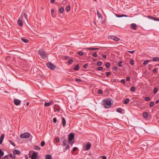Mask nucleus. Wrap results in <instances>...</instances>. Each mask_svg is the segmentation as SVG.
Segmentation results:
<instances>
[{
  "mask_svg": "<svg viewBox=\"0 0 159 159\" xmlns=\"http://www.w3.org/2000/svg\"><path fill=\"white\" fill-rule=\"evenodd\" d=\"M111 101L108 100H104V102L103 103L104 107L105 108H108L111 107Z\"/></svg>",
  "mask_w": 159,
  "mask_h": 159,
  "instance_id": "nucleus-1",
  "label": "nucleus"
},
{
  "mask_svg": "<svg viewBox=\"0 0 159 159\" xmlns=\"http://www.w3.org/2000/svg\"><path fill=\"white\" fill-rule=\"evenodd\" d=\"M39 54L43 59L45 60L46 58L47 55L46 53L41 50L38 51Z\"/></svg>",
  "mask_w": 159,
  "mask_h": 159,
  "instance_id": "nucleus-2",
  "label": "nucleus"
},
{
  "mask_svg": "<svg viewBox=\"0 0 159 159\" xmlns=\"http://www.w3.org/2000/svg\"><path fill=\"white\" fill-rule=\"evenodd\" d=\"M47 67L51 70H53L56 67V66L52 63L49 62L47 64Z\"/></svg>",
  "mask_w": 159,
  "mask_h": 159,
  "instance_id": "nucleus-3",
  "label": "nucleus"
},
{
  "mask_svg": "<svg viewBox=\"0 0 159 159\" xmlns=\"http://www.w3.org/2000/svg\"><path fill=\"white\" fill-rule=\"evenodd\" d=\"M30 134L28 133H25L21 134L20 137L23 139L29 138L30 137Z\"/></svg>",
  "mask_w": 159,
  "mask_h": 159,
  "instance_id": "nucleus-4",
  "label": "nucleus"
},
{
  "mask_svg": "<svg viewBox=\"0 0 159 159\" xmlns=\"http://www.w3.org/2000/svg\"><path fill=\"white\" fill-rule=\"evenodd\" d=\"M75 135L73 133H70L69 134V137L68 139V142H70L72 141V140L74 138Z\"/></svg>",
  "mask_w": 159,
  "mask_h": 159,
  "instance_id": "nucleus-5",
  "label": "nucleus"
},
{
  "mask_svg": "<svg viewBox=\"0 0 159 159\" xmlns=\"http://www.w3.org/2000/svg\"><path fill=\"white\" fill-rule=\"evenodd\" d=\"M38 158L39 157L38 156L37 154L35 152H34L31 156V158L32 159H38Z\"/></svg>",
  "mask_w": 159,
  "mask_h": 159,
  "instance_id": "nucleus-6",
  "label": "nucleus"
},
{
  "mask_svg": "<svg viewBox=\"0 0 159 159\" xmlns=\"http://www.w3.org/2000/svg\"><path fill=\"white\" fill-rule=\"evenodd\" d=\"M91 145V144L90 143L88 142V143L86 145V148H85L84 149V150H89L90 148Z\"/></svg>",
  "mask_w": 159,
  "mask_h": 159,
  "instance_id": "nucleus-7",
  "label": "nucleus"
},
{
  "mask_svg": "<svg viewBox=\"0 0 159 159\" xmlns=\"http://www.w3.org/2000/svg\"><path fill=\"white\" fill-rule=\"evenodd\" d=\"M14 104L16 105H19L20 104L21 101L18 99H14Z\"/></svg>",
  "mask_w": 159,
  "mask_h": 159,
  "instance_id": "nucleus-8",
  "label": "nucleus"
},
{
  "mask_svg": "<svg viewBox=\"0 0 159 159\" xmlns=\"http://www.w3.org/2000/svg\"><path fill=\"white\" fill-rule=\"evenodd\" d=\"M110 38L111 39L116 41H118L120 40L119 38L116 36H111L110 37Z\"/></svg>",
  "mask_w": 159,
  "mask_h": 159,
  "instance_id": "nucleus-9",
  "label": "nucleus"
},
{
  "mask_svg": "<svg viewBox=\"0 0 159 159\" xmlns=\"http://www.w3.org/2000/svg\"><path fill=\"white\" fill-rule=\"evenodd\" d=\"M13 153L15 154L18 155H20L21 154L20 151L19 150L16 149L14 150L13 151Z\"/></svg>",
  "mask_w": 159,
  "mask_h": 159,
  "instance_id": "nucleus-10",
  "label": "nucleus"
},
{
  "mask_svg": "<svg viewBox=\"0 0 159 159\" xmlns=\"http://www.w3.org/2000/svg\"><path fill=\"white\" fill-rule=\"evenodd\" d=\"M131 28L132 30H136L137 29V26L136 24L132 23L131 25Z\"/></svg>",
  "mask_w": 159,
  "mask_h": 159,
  "instance_id": "nucleus-11",
  "label": "nucleus"
},
{
  "mask_svg": "<svg viewBox=\"0 0 159 159\" xmlns=\"http://www.w3.org/2000/svg\"><path fill=\"white\" fill-rule=\"evenodd\" d=\"M85 49L86 50H98V48H85Z\"/></svg>",
  "mask_w": 159,
  "mask_h": 159,
  "instance_id": "nucleus-12",
  "label": "nucleus"
},
{
  "mask_svg": "<svg viewBox=\"0 0 159 159\" xmlns=\"http://www.w3.org/2000/svg\"><path fill=\"white\" fill-rule=\"evenodd\" d=\"M53 103V102L52 101H51L47 103L45 102L44 103V106L46 107H49L50 105L52 104Z\"/></svg>",
  "mask_w": 159,
  "mask_h": 159,
  "instance_id": "nucleus-13",
  "label": "nucleus"
},
{
  "mask_svg": "<svg viewBox=\"0 0 159 159\" xmlns=\"http://www.w3.org/2000/svg\"><path fill=\"white\" fill-rule=\"evenodd\" d=\"M66 122L65 119L64 117L62 118V124L63 127H64L66 125Z\"/></svg>",
  "mask_w": 159,
  "mask_h": 159,
  "instance_id": "nucleus-14",
  "label": "nucleus"
},
{
  "mask_svg": "<svg viewBox=\"0 0 159 159\" xmlns=\"http://www.w3.org/2000/svg\"><path fill=\"white\" fill-rule=\"evenodd\" d=\"M143 116L145 119H147L148 116V114L147 112H144L143 113Z\"/></svg>",
  "mask_w": 159,
  "mask_h": 159,
  "instance_id": "nucleus-15",
  "label": "nucleus"
},
{
  "mask_svg": "<svg viewBox=\"0 0 159 159\" xmlns=\"http://www.w3.org/2000/svg\"><path fill=\"white\" fill-rule=\"evenodd\" d=\"M18 24L20 26L23 25V22L20 19H18L17 21Z\"/></svg>",
  "mask_w": 159,
  "mask_h": 159,
  "instance_id": "nucleus-16",
  "label": "nucleus"
},
{
  "mask_svg": "<svg viewBox=\"0 0 159 159\" xmlns=\"http://www.w3.org/2000/svg\"><path fill=\"white\" fill-rule=\"evenodd\" d=\"M129 101V99L128 98H126L123 102L125 104H127Z\"/></svg>",
  "mask_w": 159,
  "mask_h": 159,
  "instance_id": "nucleus-17",
  "label": "nucleus"
},
{
  "mask_svg": "<svg viewBox=\"0 0 159 159\" xmlns=\"http://www.w3.org/2000/svg\"><path fill=\"white\" fill-rule=\"evenodd\" d=\"M45 159H52V156L51 155L48 154L46 155Z\"/></svg>",
  "mask_w": 159,
  "mask_h": 159,
  "instance_id": "nucleus-18",
  "label": "nucleus"
},
{
  "mask_svg": "<svg viewBox=\"0 0 159 159\" xmlns=\"http://www.w3.org/2000/svg\"><path fill=\"white\" fill-rule=\"evenodd\" d=\"M97 16L99 18H102V15L99 13V11L98 10L97 11Z\"/></svg>",
  "mask_w": 159,
  "mask_h": 159,
  "instance_id": "nucleus-19",
  "label": "nucleus"
},
{
  "mask_svg": "<svg viewBox=\"0 0 159 159\" xmlns=\"http://www.w3.org/2000/svg\"><path fill=\"white\" fill-rule=\"evenodd\" d=\"M4 154V152L0 149V159H1Z\"/></svg>",
  "mask_w": 159,
  "mask_h": 159,
  "instance_id": "nucleus-20",
  "label": "nucleus"
},
{
  "mask_svg": "<svg viewBox=\"0 0 159 159\" xmlns=\"http://www.w3.org/2000/svg\"><path fill=\"white\" fill-rule=\"evenodd\" d=\"M148 17L150 19L153 20H154L156 21V18L155 17H153L151 16H148Z\"/></svg>",
  "mask_w": 159,
  "mask_h": 159,
  "instance_id": "nucleus-21",
  "label": "nucleus"
},
{
  "mask_svg": "<svg viewBox=\"0 0 159 159\" xmlns=\"http://www.w3.org/2000/svg\"><path fill=\"white\" fill-rule=\"evenodd\" d=\"M75 70H79V66L78 65H77L73 68Z\"/></svg>",
  "mask_w": 159,
  "mask_h": 159,
  "instance_id": "nucleus-22",
  "label": "nucleus"
},
{
  "mask_svg": "<svg viewBox=\"0 0 159 159\" xmlns=\"http://www.w3.org/2000/svg\"><path fill=\"white\" fill-rule=\"evenodd\" d=\"M124 110L121 108H119L117 110V111L118 112L121 113Z\"/></svg>",
  "mask_w": 159,
  "mask_h": 159,
  "instance_id": "nucleus-23",
  "label": "nucleus"
},
{
  "mask_svg": "<svg viewBox=\"0 0 159 159\" xmlns=\"http://www.w3.org/2000/svg\"><path fill=\"white\" fill-rule=\"evenodd\" d=\"M21 40L23 42L25 43H27L29 42V40L28 39L24 38H21Z\"/></svg>",
  "mask_w": 159,
  "mask_h": 159,
  "instance_id": "nucleus-24",
  "label": "nucleus"
},
{
  "mask_svg": "<svg viewBox=\"0 0 159 159\" xmlns=\"http://www.w3.org/2000/svg\"><path fill=\"white\" fill-rule=\"evenodd\" d=\"M152 61H159V58L158 57H155L153 58Z\"/></svg>",
  "mask_w": 159,
  "mask_h": 159,
  "instance_id": "nucleus-25",
  "label": "nucleus"
},
{
  "mask_svg": "<svg viewBox=\"0 0 159 159\" xmlns=\"http://www.w3.org/2000/svg\"><path fill=\"white\" fill-rule=\"evenodd\" d=\"M111 66V64L108 62L106 63L105 66L107 68H109Z\"/></svg>",
  "mask_w": 159,
  "mask_h": 159,
  "instance_id": "nucleus-26",
  "label": "nucleus"
},
{
  "mask_svg": "<svg viewBox=\"0 0 159 159\" xmlns=\"http://www.w3.org/2000/svg\"><path fill=\"white\" fill-rule=\"evenodd\" d=\"M64 11V8L62 7H61L59 10V12L61 13H62Z\"/></svg>",
  "mask_w": 159,
  "mask_h": 159,
  "instance_id": "nucleus-27",
  "label": "nucleus"
},
{
  "mask_svg": "<svg viewBox=\"0 0 159 159\" xmlns=\"http://www.w3.org/2000/svg\"><path fill=\"white\" fill-rule=\"evenodd\" d=\"M34 149L37 150H40V148L37 145L34 146Z\"/></svg>",
  "mask_w": 159,
  "mask_h": 159,
  "instance_id": "nucleus-28",
  "label": "nucleus"
},
{
  "mask_svg": "<svg viewBox=\"0 0 159 159\" xmlns=\"http://www.w3.org/2000/svg\"><path fill=\"white\" fill-rule=\"evenodd\" d=\"M130 90L131 91L134 92L135 90V88L134 86L132 87L130 89Z\"/></svg>",
  "mask_w": 159,
  "mask_h": 159,
  "instance_id": "nucleus-29",
  "label": "nucleus"
},
{
  "mask_svg": "<svg viewBox=\"0 0 159 159\" xmlns=\"http://www.w3.org/2000/svg\"><path fill=\"white\" fill-rule=\"evenodd\" d=\"M9 156L11 158H13L15 159L16 158V156L14 155L10 154L9 155Z\"/></svg>",
  "mask_w": 159,
  "mask_h": 159,
  "instance_id": "nucleus-30",
  "label": "nucleus"
},
{
  "mask_svg": "<svg viewBox=\"0 0 159 159\" xmlns=\"http://www.w3.org/2000/svg\"><path fill=\"white\" fill-rule=\"evenodd\" d=\"M8 142L10 143L13 146L15 147L16 146L15 144L11 140H9Z\"/></svg>",
  "mask_w": 159,
  "mask_h": 159,
  "instance_id": "nucleus-31",
  "label": "nucleus"
},
{
  "mask_svg": "<svg viewBox=\"0 0 159 159\" xmlns=\"http://www.w3.org/2000/svg\"><path fill=\"white\" fill-rule=\"evenodd\" d=\"M158 90V89L156 87L154 89V91H153V93L154 94H156Z\"/></svg>",
  "mask_w": 159,
  "mask_h": 159,
  "instance_id": "nucleus-32",
  "label": "nucleus"
},
{
  "mask_svg": "<svg viewBox=\"0 0 159 159\" xmlns=\"http://www.w3.org/2000/svg\"><path fill=\"white\" fill-rule=\"evenodd\" d=\"M148 62L149 61L148 60H146L143 62V64L144 65H147L148 64Z\"/></svg>",
  "mask_w": 159,
  "mask_h": 159,
  "instance_id": "nucleus-33",
  "label": "nucleus"
},
{
  "mask_svg": "<svg viewBox=\"0 0 159 159\" xmlns=\"http://www.w3.org/2000/svg\"><path fill=\"white\" fill-rule=\"evenodd\" d=\"M77 54H78L80 56H82L84 55V52H77Z\"/></svg>",
  "mask_w": 159,
  "mask_h": 159,
  "instance_id": "nucleus-34",
  "label": "nucleus"
},
{
  "mask_svg": "<svg viewBox=\"0 0 159 159\" xmlns=\"http://www.w3.org/2000/svg\"><path fill=\"white\" fill-rule=\"evenodd\" d=\"M4 134H2L1 136V137H0V140L3 141V139L4 138Z\"/></svg>",
  "mask_w": 159,
  "mask_h": 159,
  "instance_id": "nucleus-35",
  "label": "nucleus"
},
{
  "mask_svg": "<svg viewBox=\"0 0 159 159\" xmlns=\"http://www.w3.org/2000/svg\"><path fill=\"white\" fill-rule=\"evenodd\" d=\"M148 67L149 70H151L153 67V66L152 65L150 64L148 65Z\"/></svg>",
  "mask_w": 159,
  "mask_h": 159,
  "instance_id": "nucleus-36",
  "label": "nucleus"
},
{
  "mask_svg": "<svg viewBox=\"0 0 159 159\" xmlns=\"http://www.w3.org/2000/svg\"><path fill=\"white\" fill-rule=\"evenodd\" d=\"M60 110V108H54V111L59 112Z\"/></svg>",
  "mask_w": 159,
  "mask_h": 159,
  "instance_id": "nucleus-37",
  "label": "nucleus"
},
{
  "mask_svg": "<svg viewBox=\"0 0 159 159\" xmlns=\"http://www.w3.org/2000/svg\"><path fill=\"white\" fill-rule=\"evenodd\" d=\"M70 148V146L69 145H67L66 148H65V150L64 151L65 152L66 150L69 149Z\"/></svg>",
  "mask_w": 159,
  "mask_h": 159,
  "instance_id": "nucleus-38",
  "label": "nucleus"
},
{
  "mask_svg": "<svg viewBox=\"0 0 159 159\" xmlns=\"http://www.w3.org/2000/svg\"><path fill=\"white\" fill-rule=\"evenodd\" d=\"M102 65V62L101 61H99L97 62V65L98 66H101Z\"/></svg>",
  "mask_w": 159,
  "mask_h": 159,
  "instance_id": "nucleus-39",
  "label": "nucleus"
},
{
  "mask_svg": "<svg viewBox=\"0 0 159 159\" xmlns=\"http://www.w3.org/2000/svg\"><path fill=\"white\" fill-rule=\"evenodd\" d=\"M66 145V140H64L63 141V145L65 146Z\"/></svg>",
  "mask_w": 159,
  "mask_h": 159,
  "instance_id": "nucleus-40",
  "label": "nucleus"
},
{
  "mask_svg": "<svg viewBox=\"0 0 159 159\" xmlns=\"http://www.w3.org/2000/svg\"><path fill=\"white\" fill-rule=\"evenodd\" d=\"M145 100L146 101H149L150 100V97H147L145 98Z\"/></svg>",
  "mask_w": 159,
  "mask_h": 159,
  "instance_id": "nucleus-41",
  "label": "nucleus"
},
{
  "mask_svg": "<svg viewBox=\"0 0 159 159\" xmlns=\"http://www.w3.org/2000/svg\"><path fill=\"white\" fill-rule=\"evenodd\" d=\"M130 63L131 65H133L134 64V61L133 59H131L130 60Z\"/></svg>",
  "mask_w": 159,
  "mask_h": 159,
  "instance_id": "nucleus-42",
  "label": "nucleus"
},
{
  "mask_svg": "<svg viewBox=\"0 0 159 159\" xmlns=\"http://www.w3.org/2000/svg\"><path fill=\"white\" fill-rule=\"evenodd\" d=\"M88 66V63H86L85 64H84L83 66V67L84 68H87Z\"/></svg>",
  "mask_w": 159,
  "mask_h": 159,
  "instance_id": "nucleus-43",
  "label": "nucleus"
},
{
  "mask_svg": "<svg viewBox=\"0 0 159 159\" xmlns=\"http://www.w3.org/2000/svg\"><path fill=\"white\" fill-rule=\"evenodd\" d=\"M70 6H68L66 7V10L67 11H69L70 10Z\"/></svg>",
  "mask_w": 159,
  "mask_h": 159,
  "instance_id": "nucleus-44",
  "label": "nucleus"
},
{
  "mask_svg": "<svg viewBox=\"0 0 159 159\" xmlns=\"http://www.w3.org/2000/svg\"><path fill=\"white\" fill-rule=\"evenodd\" d=\"M45 144V142L44 141H42L41 143V146L43 147L44 146Z\"/></svg>",
  "mask_w": 159,
  "mask_h": 159,
  "instance_id": "nucleus-45",
  "label": "nucleus"
},
{
  "mask_svg": "<svg viewBox=\"0 0 159 159\" xmlns=\"http://www.w3.org/2000/svg\"><path fill=\"white\" fill-rule=\"evenodd\" d=\"M24 16L25 19L27 20L28 19V17L27 15L25 13H24Z\"/></svg>",
  "mask_w": 159,
  "mask_h": 159,
  "instance_id": "nucleus-46",
  "label": "nucleus"
},
{
  "mask_svg": "<svg viewBox=\"0 0 159 159\" xmlns=\"http://www.w3.org/2000/svg\"><path fill=\"white\" fill-rule=\"evenodd\" d=\"M92 55L93 56H94L95 57H97V54L96 52H94L93 53Z\"/></svg>",
  "mask_w": 159,
  "mask_h": 159,
  "instance_id": "nucleus-47",
  "label": "nucleus"
},
{
  "mask_svg": "<svg viewBox=\"0 0 159 159\" xmlns=\"http://www.w3.org/2000/svg\"><path fill=\"white\" fill-rule=\"evenodd\" d=\"M53 121L54 123H56L57 122V118L55 117L53 119Z\"/></svg>",
  "mask_w": 159,
  "mask_h": 159,
  "instance_id": "nucleus-48",
  "label": "nucleus"
},
{
  "mask_svg": "<svg viewBox=\"0 0 159 159\" xmlns=\"http://www.w3.org/2000/svg\"><path fill=\"white\" fill-rule=\"evenodd\" d=\"M103 69V67L100 66L97 68V70H102Z\"/></svg>",
  "mask_w": 159,
  "mask_h": 159,
  "instance_id": "nucleus-49",
  "label": "nucleus"
},
{
  "mask_svg": "<svg viewBox=\"0 0 159 159\" xmlns=\"http://www.w3.org/2000/svg\"><path fill=\"white\" fill-rule=\"evenodd\" d=\"M120 82L122 83V84H124L125 83V79H122L120 81Z\"/></svg>",
  "mask_w": 159,
  "mask_h": 159,
  "instance_id": "nucleus-50",
  "label": "nucleus"
},
{
  "mask_svg": "<svg viewBox=\"0 0 159 159\" xmlns=\"http://www.w3.org/2000/svg\"><path fill=\"white\" fill-rule=\"evenodd\" d=\"M154 105V103L153 102H152L150 103L149 105L150 107H152Z\"/></svg>",
  "mask_w": 159,
  "mask_h": 159,
  "instance_id": "nucleus-51",
  "label": "nucleus"
},
{
  "mask_svg": "<svg viewBox=\"0 0 159 159\" xmlns=\"http://www.w3.org/2000/svg\"><path fill=\"white\" fill-rule=\"evenodd\" d=\"M56 140L57 142L58 143L60 141V139L58 137H57L56 138Z\"/></svg>",
  "mask_w": 159,
  "mask_h": 159,
  "instance_id": "nucleus-52",
  "label": "nucleus"
},
{
  "mask_svg": "<svg viewBox=\"0 0 159 159\" xmlns=\"http://www.w3.org/2000/svg\"><path fill=\"white\" fill-rule=\"evenodd\" d=\"M73 62V61L72 59H70L69 60L68 63L70 64H72Z\"/></svg>",
  "mask_w": 159,
  "mask_h": 159,
  "instance_id": "nucleus-53",
  "label": "nucleus"
},
{
  "mask_svg": "<svg viewBox=\"0 0 159 159\" xmlns=\"http://www.w3.org/2000/svg\"><path fill=\"white\" fill-rule=\"evenodd\" d=\"M98 93L99 94H102V91L101 89H99L98 92Z\"/></svg>",
  "mask_w": 159,
  "mask_h": 159,
  "instance_id": "nucleus-54",
  "label": "nucleus"
},
{
  "mask_svg": "<svg viewBox=\"0 0 159 159\" xmlns=\"http://www.w3.org/2000/svg\"><path fill=\"white\" fill-rule=\"evenodd\" d=\"M122 62L121 61H120L118 63V66L120 67H121L122 66Z\"/></svg>",
  "mask_w": 159,
  "mask_h": 159,
  "instance_id": "nucleus-55",
  "label": "nucleus"
},
{
  "mask_svg": "<svg viewBox=\"0 0 159 159\" xmlns=\"http://www.w3.org/2000/svg\"><path fill=\"white\" fill-rule=\"evenodd\" d=\"M8 156L7 155H6L3 157L2 159H8Z\"/></svg>",
  "mask_w": 159,
  "mask_h": 159,
  "instance_id": "nucleus-56",
  "label": "nucleus"
},
{
  "mask_svg": "<svg viewBox=\"0 0 159 159\" xmlns=\"http://www.w3.org/2000/svg\"><path fill=\"white\" fill-rule=\"evenodd\" d=\"M113 82H119V80L118 79H114L112 80Z\"/></svg>",
  "mask_w": 159,
  "mask_h": 159,
  "instance_id": "nucleus-57",
  "label": "nucleus"
},
{
  "mask_svg": "<svg viewBox=\"0 0 159 159\" xmlns=\"http://www.w3.org/2000/svg\"><path fill=\"white\" fill-rule=\"evenodd\" d=\"M75 80L77 82H80L81 81V80L78 78H76Z\"/></svg>",
  "mask_w": 159,
  "mask_h": 159,
  "instance_id": "nucleus-58",
  "label": "nucleus"
},
{
  "mask_svg": "<svg viewBox=\"0 0 159 159\" xmlns=\"http://www.w3.org/2000/svg\"><path fill=\"white\" fill-rule=\"evenodd\" d=\"M116 17H122V15H118V14H116Z\"/></svg>",
  "mask_w": 159,
  "mask_h": 159,
  "instance_id": "nucleus-59",
  "label": "nucleus"
},
{
  "mask_svg": "<svg viewBox=\"0 0 159 159\" xmlns=\"http://www.w3.org/2000/svg\"><path fill=\"white\" fill-rule=\"evenodd\" d=\"M77 148H76V147H74V148H73V149H72V151H73V152H74V151H76V150L77 149Z\"/></svg>",
  "mask_w": 159,
  "mask_h": 159,
  "instance_id": "nucleus-60",
  "label": "nucleus"
},
{
  "mask_svg": "<svg viewBox=\"0 0 159 159\" xmlns=\"http://www.w3.org/2000/svg\"><path fill=\"white\" fill-rule=\"evenodd\" d=\"M111 73L110 72H107L106 73V75L107 76H108Z\"/></svg>",
  "mask_w": 159,
  "mask_h": 159,
  "instance_id": "nucleus-61",
  "label": "nucleus"
},
{
  "mask_svg": "<svg viewBox=\"0 0 159 159\" xmlns=\"http://www.w3.org/2000/svg\"><path fill=\"white\" fill-rule=\"evenodd\" d=\"M157 69H158V68H155V69H154L153 70V72L154 73H155L157 70Z\"/></svg>",
  "mask_w": 159,
  "mask_h": 159,
  "instance_id": "nucleus-62",
  "label": "nucleus"
},
{
  "mask_svg": "<svg viewBox=\"0 0 159 159\" xmlns=\"http://www.w3.org/2000/svg\"><path fill=\"white\" fill-rule=\"evenodd\" d=\"M128 52L130 53L133 54L134 52V50L131 51H128Z\"/></svg>",
  "mask_w": 159,
  "mask_h": 159,
  "instance_id": "nucleus-63",
  "label": "nucleus"
},
{
  "mask_svg": "<svg viewBox=\"0 0 159 159\" xmlns=\"http://www.w3.org/2000/svg\"><path fill=\"white\" fill-rule=\"evenodd\" d=\"M54 9H52L51 10V14L52 16H53V14L54 13Z\"/></svg>",
  "mask_w": 159,
  "mask_h": 159,
  "instance_id": "nucleus-64",
  "label": "nucleus"
}]
</instances>
